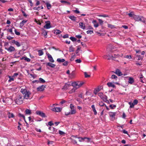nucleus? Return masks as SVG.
<instances>
[{
  "mask_svg": "<svg viewBox=\"0 0 146 146\" xmlns=\"http://www.w3.org/2000/svg\"><path fill=\"white\" fill-rule=\"evenodd\" d=\"M21 92L24 95V98L27 99L30 98V95L31 94V93L29 91H27V90L25 89L22 88L21 90Z\"/></svg>",
  "mask_w": 146,
  "mask_h": 146,
  "instance_id": "1",
  "label": "nucleus"
},
{
  "mask_svg": "<svg viewBox=\"0 0 146 146\" xmlns=\"http://www.w3.org/2000/svg\"><path fill=\"white\" fill-rule=\"evenodd\" d=\"M72 86L73 87V88L69 91V93H72L75 92V91L77 89L78 87V82H74L71 83Z\"/></svg>",
  "mask_w": 146,
  "mask_h": 146,
  "instance_id": "2",
  "label": "nucleus"
},
{
  "mask_svg": "<svg viewBox=\"0 0 146 146\" xmlns=\"http://www.w3.org/2000/svg\"><path fill=\"white\" fill-rule=\"evenodd\" d=\"M16 103L18 105H20L23 103L22 96L20 95L17 96V98L14 100Z\"/></svg>",
  "mask_w": 146,
  "mask_h": 146,
  "instance_id": "3",
  "label": "nucleus"
},
{
  "mask_svg": "<svg viewBox=\"0 0 146 146\" xmlns=\"http://www.w3.org/2000/svg\"><path fill=\"white\" fill-rule=\"evenodd\" d=\"M45 23L46 24L43 27L44 28L46 29H48L52 27L50 25V21H46Z\"/></svg>",
  "mask_w": 146,
  "mask_h": 146,
  "instance_id": "4",
  "label": "nucleus"
},
{
  "mask_svg": "<svg viewBox=\"0 0 146 146\" xmlns=\"http://www.w3.org/2000/svg\"><path fill=\"white\" fill-rule=\"evenodd\" d=\"M36 113L37 115H38L42 117H46L45 114L43 112L40 111H37L36 112Z\"/></svg>",
  "mask_w": 146,
  "mask_h": 146,
  "instance_id": "5",
  "label": "nucleus"
},
{
  "mask_svg": "<svg viewBox=\"0 0 146 146\" xmlns=\"http://www.w3.org/2000/svg\"><path fill=\"white\" fill-rule=\"evenodd\" d=\"M5 48L9 52H12L15 50V48L11 46H10L9 48L5 47Z\"/></svg>",
  "mask_w": 146,
  "mask_h": 146,
  "instance_id": "6",
  "label": "nucleus"
},
{
  "mask_svg": "<svg viewBox=\"0 0 146 146\" xmlns=\"http://www.w3.org/2000/svg\"><path fill=\"white\" fill-rule=\"evenodd\" d=\"M45 85H42L37 88L36 90L37 91H42L46 88Z\"/></svg>",
  "mask_w": 146,
  "mask_h": 146,
  "instance_id": "7",
  "label": "nucleus"
},
{
  "mask_svg": "<svg viewBox=\"0 0 146 146\" xmlns=\"http://www.w3.org/2000/svg\"><path fill=\"white\" fill-rule=\"evenodd\" d=\"M12 43L15 44L17 47H20L21 46V45L20 43L17 41H15V40H12L11 41Z\"/></svg>",
  "mask_w": 146,
  "mask_h": 146,
  "instance_id": "8",
  "label": "nucleus"
},
{
  "mask_svg": "<svg viewBox=\"0 0 146 146\" xmlns=\"http://www.w3.org/2000/svg\"><path fill=\"white\" fill-rule=\"evenodd\" d=\"M116 114V112H109L110 116L112 118V119L113 120L115 119V116Z\"/></svg>",
  "mask_w": 146,
  "mask_h": 146,
  "instance_id": "9",
  "label": "nucleus"
},
{
  "mask_svg": "<svg viewBox=\"0 0 146 146\" xmlns=\"http://www.w3.org/2000/svg\"><path fill=\"white\" fill-rule=\"evenodd\" d=\"M70 108L71 109V111H72V113H76V111L74 109V105L71 104L70 105Z\"/></svg>",
  "mask_w": 146,
  "mask_h": 146,
  "instance_id": "10",
  "label": "nucleus"
},
{
  "mask_svg": "<svg viewBox=\"0 0 146 146\" xmlns=\"http://www.w3.org/2000/svg\"><path fill=\"white\" fill-rule=\"evenodd\" d=\"M47 55L49 61L52 62H54V61L53 60L52 56L49 53H48Z\"/></svg>",
  "mask_w": 146,
  "mask_h": 146,
  "instance_id": "11",
  "label": "nucleus"
},
{
  "mask_svg": "<svg viewBox=\"0 0 146 146\" xmlns=\"http://www.w3.org/2000/svg\"><path fill=\"white\" fill-rule=\"evenodd\" d=\"M114 73L119 76H121L123 75L122 73L118 69L116 70L115 72Z\"/></svg>",
  "mask_w": 146,
  "mask_h": 146,
  "instance_id": "12",
  "label": "nucleus"
},
{
  "mask_svg": "<svg viewBox=\"0 0 146 146\" xmlns=\"http://www.w3.org/2000/svg\"><path fill=\"white\" fill-rule=\"evenodd\" d=\"M107 84L109 87H112L114 88H116L115 85L111 82H108Z\"/></svg>",
  "mask_w": 146,
  "mask_h": 146,
  "instance_id": "13",
  "label": "nucleus"
},
{
  "mask_svg": "<svg viewBox=\"0 0 146 146\" xmlns=\"http://www.w3.org/2000/svg\"><path fill=\"white\" fill-rule=\"evenodd\" d=\"M46 66H48L52 68H54L56 66L55 64L50 62L46 63Z\"/></svg>",
  "mask_w": 146,
  "mask_h": 146,
  "instance_id": "14",
  "label": "nucleus"
},
{
  "mask_svg": "<svg viewBox=\"0 0 146 146\" xmlns=\"http://www.w3.org/2000/svg\"><path fill=\"white\" fill-rule=\"evenodd\" d=\"M79 27L82 29H84L86 27L84 24L83 22H80L79 24Z\"/></svg>",
  "mask_w": 146,
  "mask_h": 146,
  "instance_id": "15",
  "label": "nucleus"
},
{
  "mask_svg": "<svg viewBox=\"0 0 146 146\" xmlns=\"http://www.w3.org/2000/svg\"><path fill=\"white\" fill-rule=\"evenodd\" d=\"M78 139H79V141L80 142H83L84 141H85V140L86 139H89L87 138V137H78Z\"/></svg>",
  "mask_w": 146,
  "mask_h": 146,
  "instance_id": "16",
  "label": "nucleus"
},
{
  "mask_svg": "<svg viewBox=\"0 0 146 146\" xmlns=\"http://www.w3.org/2000/svg\"><path fill=\"white\" fill-rule=\"evenodd\" d=\"M27 20H23L22 22H21L20 23V28H22V27L23 26L24 24L27 23Z\"/></svg>",
  "mask_w": 146,
  "mask_h": 146,
  "instance_id": "17",
  "label": "nucleus"
},
{
  "mask_svg": "<svg viewBox=\"0 0 146 146\" xmlns=\"http://www.w3.org/2000/svg\"><path fill=\"white\" fill-rule=\"evenodd\" d=\"M134 19L136 21H139L140 19V17L137 15H134L133 17Z\"/></svg>",
  "mask_w": 146,
  "mask_h": 146,
  "instance_id": "18",
  "label": "nucleus"
},
{
  "mask_svg": "<svg viewBox=\"0 0 146 146\" xmlns=\"http://www.w3.org/2000/svg\"><path fill=\"white\" fill-rule=\"evenodd\" d=\"M92 23L94 24V26L96 27H97L99 26L98 24L97 23V21L96 20H94L92 21Z\"/></svg>",
  "mask_w": 146,
  "mask_h": 146,
  "instance_id": "19",
  "label": "nucleus"
},
{
  "mask_svg": "<svg viewBox=\"0 0 146 146\" xmlns=\"http://www.w3.org/2000/svg\"><path fill=\"white\" fill-rule=\"evenodd\" d=\"M134 82L133 78L131 77H129L128 79V82L130 84H132Z\"/></svg>",
  "mask_w": 146,
  "mask_h": 146,
  "instance_id": "20",
  "label": "nucleus"
},
{
  "mask_svg": "<svg viewBox=\"0 0 146 146\" xmlns=\"http://www.w3.org/2000/svg\"><path fill=\"white\" fill-rule=\"evenodd\" d=\"M15 115L14 114L12 113H11L10 112H9L8 113V117L9 118H14Z\"/></svg>",
  "mask_w": 146,
  "mask_h": 146,
  "instance_id": "21",
  "label": "nucleus"
},
{
  "mask_svg": "<svg viewBox=\"0 0 146 146\" xmlns=\"http://www.w3.org/2000/svg\"><path fill=\"white\" fill-rule=\"evenodd\" d=\"M69 18L72 21H75L76 19V17L74 16H69Z\"/></svg>",
  "mask_w": 146,
  "mask_h": 146,
  "instance_id": "22",
  "label": "nucleus"
},
{
  "mask_svg": "<svg viewBox=\"0 0 146 146\" xmlns=\"http://www.w3.org/2000/svg\"><path fill=\"white\" fill-rule=\"evenodd\" d=\"M139 21H141L143 23L146 24V19L142 17H140Z\"/></svg>",
  "mask_w": 146,
  "mask_h": 146,
  "instance_id": "23",
  "label": "nucleus"
},
{
  "mask_svg": "<svg viewBox=\"0 0 146 146\" xmlns=\"http://www.w3.org/2000/svg\"><path fill=\"white\" fill-rule=\"evenodd\" d=\"M43 9V7L42 6L38 7H35L33 8V9L34 10L39 11L40 9Z\"/></svg>",
  "mask_w": 146,
  "mask_h": 146,
  "instance_id": "24",
  "label": "nucleus"
},
{
  "mask_svg": "<svg viewBox=\"0 0 146 146\" xmlns=\"http://www.w3.org/2000/svg\"><path fill=\"white\" fill-rule=\"evenodd\" d=\"M100 90V89L99 88H96L94 90V93L96 95L98 92H99Z\"/></svg>",
  "mask_w": 146,
  "mask_h": 146,
  "instance_id": "25",
  "label": "nucleus"
},
{
  "mask_svg": "<svg viewBox=\"0 0 146 146\" xmlns=\"http://www.w3.org/2000/svg\"><path fill=\"white\" fill-rule=\"evenodd\" d=\"M59 63H61L64 62L65 60L64 58L61 59L60 58H58L56 60Z\"/></svg>",
  "mask_w": 146,
  "mask_h": 146,
  "instance_id": "26",
  "label": "nucleus"
},
{
  "mask_svg": "<svg viewBox=\"0 0 146 146\" xmlns=\"http://www.w3.org/2000/svg\"><path fill=\"white\" fill-rule=\"evenodd\" d=\"M25 114L30 115L31 114V111L30 110L26 109L25 110Z\"/></svg>",
  "mask_w": 146,
  "mask_h": 146,
  "instance_id": "27",
  "label": "nucleus"
},
{
  "mask_svg": "<svg viewBox=\"0 0 146 146\" xmlns=\"http://www.w3.org/2000/svg\"><path fill=\"white\" fill-rule=\"evenodd\" d=\"M72 86V84L70 82H68L67 83H66L65 85V87H66L65 88L67 89L68 88L69 86Z\"/></svg>",
  "mask_w": 146,
  "mask_h": 146,
  "instance_id": "28",
  "label": "nucleus"
},
{
  "mask_svg": "<svg viewBox=\"0 0 146 146\" xmlns=\"http://www.w3.org/2000/svg\"><path fill=\"white\" fill-rule=\"evenodd\" d=\"M21 50H20L18 51V53H16L15 54V58H17L19 57L20 55H21Z\"/></svg>",
  "mask_w": 146,
  "mask_h": 146,
  "instance_id": "29",
  "label": "nucleus"
},
{
  "mask_svg": "<svg viewBox=\"0 0 146 146\" xmlns=\"http://www.w3.org/2000/svg\"><path fill=\"white\" fill-rule=\"evenodd\" d=\"M54 33L56 35L59 34L61 32V31L60 30L58 29L56 30H54Z\"/></svg>",
  "mask_w": 146,
  "mask_h": 146,
  "instance_id": "30",
  "label": "nucleus"
},
{
  "mask_svg": "<svg viewBox=\"0 0 146 146\" xmlns=\"http://www.w3.org/2000/svg\"><path fill=\"white\" fill-rule=\"evenodd\" d=\"M74 51V48L72 47V46L71 45L69 47V51L70 52H73Z\"/></svg>",
  "mask_w": 146,
  "mask_h": 146,
  "instance_id": "31",
  "label": "nucleus"
},
{
  "mask_svg": "<svg viewBox=\"0 0 146 146\" xmlns=\"http://www.w3.org/2000/svg\"><path fill=\"white\" fill-rule=\"evenodd\" d=\"M129 104L130 105L129 108H133L134 107V104H133V102H129Z\"/></svg>",
  "mask_w": 146,
  "mask_h": 146,
  "instance_id": "32",
  "label": "nucleus"
},
{
  "mask_svg": "<svg viewBox=\"0 0 146 146\" xmlns=\"http://www.w3.org/2000/svg\"><path fill=\"white\" fill-rule=\"evenodd\" d=\"M78 87H77V89L81 87L82 86L83 84H84V83L83 82H78Z\"/></svg>",
  "mask_w": 146,
  "mask_h": 146,
  "instance_id": "33",
  "label": "nucleus"
},
{
  "mask_svg": "<svg viewBox=\"0 0 146 146\" xmlns=\"http://www.w3.org/2000/svg\"><path fill=\"white\" fill-rule=\"evenodd\" d=\"M46 5L48 9H49L51 8V5L49 3H46Z\"/></svg>",
  "mask_w": 146,
  "mask_h": 146,
  "instance_id": "34",
  "label": "nucleus"
},
{
  "mask_svg": "<svg viewBox=\"0 0 146 146\" xmlns=\"http://www.w3.org/2000/svg\"><path fill=\"white\" fill-rule=\"evenodd\" d=\"M39 81V82L40 83H43L45 82V80L42 78H40Z\"/></svg>",
  "mask_w": 146,
  "mask_h": 146,
  "instance_id": "35",
  "label": "nucleus"
},
{
  "mask_svg": "<svg viewBox=\"0 0 146 146\" xmlns=\"http://www.w3.org/2000/svg\"><path fill=\"white\" fill-rule=\"evenodd\" d=\"M18 115L19 117H23L24 120H25V117L24 115L19 113L18 114Z\"/></svg>",
  "mask_w": 146,
  "mask_h": 146,
  "instance_id": "36",
  "label": "nucleus"
},
{
  "mask_svg": "<svg viewBox=\"0 0 146 146\" xmlns=\"http://www.w3.org/2000/svg\"><path fill=\"white\" fill-rule=\"evenodd\" d=\"M54 142L52 141H50L49 140H48L47 142V144L49 145H52Z\"/></svg>",
  "mask_w": 146,
  "mask_h": 146,
  "instance_id": "37",
  "label": "nucleus"
},
{
  "mask_svg": "<svg viewBox=\"0 0 146 146\" xmlns=\"http://www.w3.org/2000/svg\"><path fill=\"white\" fill-rule=\"evenodd\" d=\"M111 78L112 79H115L116 80L117 79V77L116 75L115 74H113L111 76Z\"/></svg>",
  "mask_w": 146,
  "mask_h": 146,
  "instance_id": "38",
  "label": "nucleus"
},
{
  "mask_svg": "<svg viewBox=\"0 0 146 146\" xmlns=\"http://www.w3.org/2000/svg\"><path fill=\"white\" fill-rule=\"evenodd\" d=\"M38 55L39 56H41L43 55L44 52L42 50H38Z\"/></svg>",
  "mask_w": 146,
  "mask_h": 146,
  "instance_id": "39",
  "label": "nucleus"
},
{
  "mask_svg": "<svg viewBox=\"0 0 146 146\" xmlns=\"http://www.w3.org/2000/svg\"><path fill=\"white\" fill-rule=\"evenodd\" d=\"M70 39L73 42H74L76 41L77 39L73 36H71L70 37Z\"/></svg>",
  "mask_w": 146,
  "mask_h": 146,
  "instance_id": "40",
  "label": "nucleus"
},
{
  "mask_svg": "<svg viewBox=\"0 0 146 146\" xmlns=\"http://www.w3.org/2000/svg\"><path fill=\"white\" fill-rule=\"evenodd\" d=\"M7 31H8V32H10L12 35H14V34L13 32L12 29H7Z\"/></svg>",
  "mask_w": 146,
  "mask_h": 146,
  "instance_id": "41",
  "label": "nucleus"
},
{
  "mask_svg": "<svg viewBox=\"0 0 146 146\" xmlns=\"http://www.w3.org/2000/svg\"><path fill=\"white\" fill-rule=\"evenodd\" d=\"M99 17H109V16L108 15L106 14H103V15H98Z\"/></svg>",
  "mask_w": 146,
  "mask_h": 146,
  "instance_id": "42",
  "label": "nucleus"
},
{
  "mask_svg": "<svg viewBox=\"0 0 146 146\" xmlns=\"http://www.w3.org/2000/svg\"><path fill=\"white\" fill-rule=\"evenodd\" d=\"M98 95L101 99L102 98H103V97H104V96L102 93H99L98 94Z\"/></svg>",
  "mask_w": 146,
  "mask_h": 146,
  "instance_id": "43",
  "label": "nucleus"
},
{
  "mask_svg": "<svg viewBox=\"0 0 146 146\" xmlns=\"http://www.w3.org/2000/svg\"><path fill=\"white\" fill-rule=\"evenodd\" d=\"M99 105L100 106H103L106 104L103 102L101 101L99 102Z\"/></svg>",
  "mask_w": 146,
  "mask_h": 146,
  "instance_id": "44",
  "label": "nucleus"
},
{
  "mask_svg": "<svg viewBox=\"0 0 146 146\" xmlns=\"http://www.w3.org/2000/svg\"><path fill=\"white\" fill-rule=\"evenodd\" d=\"M72 113V111H70V112H65V115H71V114H74V113Z\"/></svg>",
  "mask_w": 146,
  "mask_h": 146,
  "instance_id": "45",
  "label": "nucleus"
},
{
  "mask_svg": "<svg viewBox=\"0 0 146 146\" xmlns=\"http://www.w3.org/2000/svg\"><path fill=\"white\" fill-rule=\"evenodd\" d=\"M47 32L44 30H43L42 32V34L44 35V36H46L47 35Z\"/></svg>",
  "mask_w": 146,
  "mask_h": 146,
  "instance_id": "46",
  "label": "nucleus"
},
{
  "mask_svg": "<svg viewBox=\"0 0 146 146\" xmlns=\"http://www.w3.org/2000/svg\"><path fill=\"white\" fill-rule=\"evenodd\" d=\"M94 33L93 30H88L86 31V33L87 34H90V35Z\"/></svg>",
  "mask_w": 146,
  "mask_h": 146,
  "instance_id": "47",
  "label": "nucleus"
},
{
  "mask_svg": "<svg viewBox=\"0 0 146 146\" xmlns=\"http://www.w3.org/2000/svg\"><path fill=\"white\" fill-rule=\"evenodd\" d=\"M57 131V129L54 128V130L53 131V132H51L50 133L57 134L58 133Z\"/></svg>",
  "mask_w": 146,
  "mask_h": 146,
  "instance_id": "48",
  "label": "nucleus"
},
{
  "mask_svg": "<svg viewBox=\"0 0 146 146\" xmlns=\"http://www.w3.org/2000/svg\"><path fill=\"white\" fill-rule=\"evenodd\" d=\"M98 20L99 22L100 23L101 25H102L104 21L102 20V19H98Z\"/></svg>",
  "mask_w": 146,
  "mask_h": 146,
  "instance_id": "49",
  "label": "nucleus"
},
{
  "mask_svg": "<svg viewBox=\"0 0 146 146\" xmlns=\"http://www.w3.org/2000/svg\"><path fill=\"white\" fill-rule=\"evenodd\" d=\"M56 112H59L61 111L62 110V108H60V107H56Z\"/></svg>",
  "mask_w": 146,
  "mask_h": 146,
  "instance_id": "50",
  "label": "nucleus"
},
{
  "mask_svg": "<svg viewBox=\"0 0 146 146\" xmlns=\"http://www.w3.org/2000/svg\"><path fill=\"white\" fill-rule=\"evenodd\" d=\"M9 80H8L9 82H11L12 81H13L14 80V79L13 77H11L10 76H9Z\"/></svg>",
  "mask_w": 146,
  "mask_h": 146,
  "instance_id": "51",
  "label": "nucleus"
},
{
  "mask_svg": "<svg viewBox=\"0 0 146 146\" xmlns=\"http://www.w3.org/2000/svg\"><path fill=\"white\" fill-rule=\"evenodd\" d=\"M15 34L17 35H20V33L17 31L16 29H15Z\"/></svg>",
  "mask_w": 146,
  "mask_h": 146,
  "instance_id": "52",
  "label": "nucleus"
},
{
  "mask_svg": "<svg viewBox=\"0 0 146 146\" xmlns=\"http://www.w3.org/2000/svg\"><path fill=\"white\" fill-rule=\"evenodd\" d=\"M107 96L106 95H105L103 97V98H102V99L104 102H105L106 100H107Z\"/></svg>",
  "mask_w": 146,
  "mask_h": 146,
  "instance_id": "53",
  "label": "nucleus"
},
{
  "mask_svg": "<svg viewBox=\"0 0 146 146\" xmlns=\"http://www.w3.org/2000/svg\"><path fill=\"white\" fill-rule=\"evenodd\" d=\"M21 11L23 14V15L25 17H26L27 16V15L25 12L22 10H21Z\"/></svg>",
  "mask_w": 146,
  "mask_h": 146,
  "instance_id": "54",
  "label": "nucleus"
},
{
  "mask_svg": "<svg viewBox=\"0 0 146 146\" xmlns=\"http://www.w3.org/2000/svg\"><path fill=\"white\" fill-rule=\"evenodd\" d=\"M108 27L110 28L111 29H113L114 28V26L110 24H108Z\"/></svg>",
  "mask_w": 146,
  "mask_h": 146,
  "instance_id": "55",
  "label": "nucleus"
},
{
  "mask_svg": "<svg viewBox=\"0 0 146 146\" xmlns=\"http://www.w3.org/2000/svg\"><path fill=\"white\" fill-rule=\"evenodd\" d=\"M85 77L86 78L89 77H90V75H88L87 74V73L86 72H85L84 73Z\"/></svg>",
  "mask_w": 146,
  "mask_h": 146,
  "instance_id": "56",
  "label": "nucleus"
},
{
  "mask_svg": "<svg viewBox=\"0 0 146 146\" xmlns=\"http://www.w3.org/2000/svg\"><path fill=\"white\" fill-rule=\"evenodd\" d=\"M116 105H115L111 104L110 105V107L111 109H113V107L115 108L116 107Z\"/></svg>",
  "mask_w": 146,
  "mask_h": 146,
  "instance_id": "57",
  "label": "nucleus"
},
{
  "mask_svg": "<svg viewBox=\"0 0 146 146\" xmlns=\"http://www.w3.org/2000/svg\"><path fill=\"white\" fill-rule=\"evenodd\" d=\"M68 62L67 61H64V63L62 64V65L64 66H67L68 64Z\"/></svg>",
  "mask_w": 146,
  "mask_h": 146,
  "instance_id": "58",
  "label": "nucleus"
},
{
  "mask_svg": "<svg viewBox=\"0 0 146 146\" xmlns=\"http://www.w3.org/2000/svg\"><path fill=\"white\" fill-rule=\"evenodd\" d=\"M133 12H131L130 13H128V14L129 16L130 17H133V16L134 15L133 14H132Z\"/></svg>",
  "mask_w": 146,
  "mask_h": 146,
  "instance_id": "59",
  "label": "nucleus"
},
{
  "mask_svg": "<svg viewBox=\"0 0 146 146\" xmlns=\"http://www.w3.org/2000/svg\"><path fill=\"white\" fill-rule=\"evenodd\" d=\"M60 2L61 3H67L68 4L70 5V3L69 2H68L66 1H63V0H61L60 1Z\"/></svg>",
  "mask_w": 146,
  "mask_h": 146,
  "instance_id": "60",
  "label": "nucleus"
},
{
  "mask_svg": "<svg viewBox=\"0 0 146 146\" xmlns=\"http://www.w3.org/2000/svg\"><path fill=\"white\" fill-rule=\"evenodd\" d=\"M48 129L50 130L51 132H53V131L54 130V127H48Z\"/></svg>",
  "mask_w": 146,
  "mask_h": 146,
  "instance_id": "61",
  "label": "nucleus"
},
{
  "mask_svg": "<svg viewBox=\"0 0 146 146\" xmlns=\"http://www.w3.org/2000/svg\"><path fill=\"white\" fill-rule=\"evenodd\" d=\"M24 60L28 62H29L31 61V59L30 58H27L26 57H25Z\"/></svg>",
  "mask_w": 146,
  "mask_h": 146,
  "instance_id": "62",
  "label": "nucleus"
},
{
  "mask_svg": "<svg viewBox=\"0 0 146 146\" xmlns=\"http://www.w3.org/2000/svg\"><path fill=\"white\" fill-rule=\"evenodd\" d=\"M75 62L77 63H80L81 62V60L80 59H77L75 60Z\"/></svg>",
  "mask_w": 146,
  "mask_h": 146,
  "instance_id": "63",
  "label": "nucleus"
},
{
  "mask_svg": "<svg viewBox=\"0 0 146 146\" xmlns=\"http://www.w3.org/2000/svg\"><path fill=\"white\" fill-rule=\"evenodd\" d=\"M62 37L63 38H68V37H69L68 35L67 34H65V35H64V36H62Z\"/></svg>",
  "mask_w": 146,
  "mask_h": 146,
  "instance_id": "64",
  "label": "nucleus"
}]
</instances>
